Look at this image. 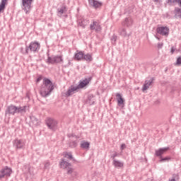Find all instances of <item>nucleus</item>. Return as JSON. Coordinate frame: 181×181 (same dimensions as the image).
I'll use <instances>...</instances> for the list:
<instances>
[{
  "label": "nucleus",
  "mask_w": 181,
  "mask_h": 181,
  "mask_svg": "<svg viewBox=\"0 0 181 181\" xmlns=\"http://www.w3.org/2000/svg\"><path fill=\"white\" fill-rule=\"evenodd\" d=\"M171 53H172V54H173V53H175V48L173 47L171 48Z\"/></svg>",
  "instance_id": "43"
},
{
  "label": "nucleus",
  "mask_w": 181,
  "mask_h": 181,
  "mask_svg": "<svg viewBox=\"0 0 181 181\" xmlns=\"http://www.w3.org/2000/svg\"><path fill=\"white\" fill-rule=\"evenodd\" d=\"M174 13H175V18L176 19H181V9L179 8L178 7H175L174 10Z\"/></svg>",
  "instance_id": "21"
},
{
  "label": "nucleus",
  "mask_w": 181,
  "mask_h": 181,
  "mask_svg": "<svg viewBox=\"0 0 181 181\" xmlns=\"http://www.w3.org/2000/svg\"><path fill=\"white\" fill-rule=\"evenodd\" d=\"M122 25L126 28H131V26L134 25V19H132V17L131 16L127 17L122 22Z\"/></svg>",
  "instance_id": "10"
},
{
  "label": "nucleus",
  "mask_w": 181,
  "mask_h": 181,
  "mask_svg": "<svg viewBox=\"0 0 181 181\" xmlns=\"http://www.w3.org/2000/svg\"><path fill=\"white\" fill-rule=\"evenodd\" d=\"M60 168H62V169H66V168H70L69 166H70V163L66 160H64V159H62V161L60 163Z\"/></svg>",
  "instance_id": "22"
},
{
  "label": "nucleus",
  "mask_w": 181,
  "mask_h": 181,
  "mask_svg": "<svg viewBox=\"0 0 181 181\" xmlns=\"http://www.w3.org/2000/svg\"><path fill=\"white\" fill-rule=\"evenodd\" d=\"M78 90V87L71 86L68 90L64 93L65 97H70V95H73V94L76 93V91Z\"/></svg>",
  "instance_id": "11"
},
{
  "label": "nucleus",
  "mask_w": 181,
  "mask_h": 181,
  "mask_svg": "<svg viewBox=\"0 0 181 181\" xmlns=\"http://www.w3.org/2000/svg\"><path fill=\"white\" fill-rule=\"evenodd\" d=\"M84 57V53L83 52H78L75 54V59L76 60H83Z\"/></svg>",
  "instance_id": "24"
},
{
  "label": "nucleus",
  "mask_w": 181,
  "mask_h": 181,
  "mask_svg": "<svg viewBox=\"0 0 181 181\" xmlns=\"http://www.w3.org/2000/svg\"><path fill=\"white\" fill-rule=\"evenodd\" d=\"M47 64H57L64 62L63 55H56L53 57H48L47 62Z\"/></svg>",
  "instance_id": "5"
},
{
  "label": "nucleus",
  "mask_w": 181,
  "mask_h": 181,
  "mask_svg": "<svg viewBox=\"0 0 181 181\" xmlns=\"http://www.w3.org/2000/svg\"><path fill=\"white\" fill-rule=\"evenodd\" d=\"M89 83H90V81H88V79H85L81 81L78 86H77L76 87H78V90L79 88H84V87H86V86H87V84H88Z\"/></svg>",
  "instance_id": "20"
},
{
  "label": "nucleus",
  "mask_w": 181,
  "mask_h": 181,
  "mask_svg": "<svg viewBox=\"0 0 181 181\" xmlns=\"http://www.w3.org/2000/svg\"><path fill=\"white\" fill-rule=\"evenodd\" d=\"M156 39H158V40H160V38H159V37H156Z\"/></svg>",
  "instance_id": "44"
},
{
  "label": "nucleus",
  "mask_w": 181,
  "mask_h": 181,
  "mask_svg": "<svg viewBox=\"0 0 181 181\" xmlns=\"http://www.w3.org/2000/svg\"><path fill=\"white\" fill-rule=\"evenodd\" d=\"M83 60H86V62H88V63H90V62H93V56L90 54H83Z\"/></svg>",
  "instance_id": "25"
},
{
  "label": "nucleus",
  "mask_w": 181,
  "mask_h": 181,
  "mask_svg": "<svg viewBox=\"0 0 181 181\" xmlns=\"http://www.w3.org/2000/svg\"><path fill=\"white\" fill-rule=\"evenodd\" d=\"M54 90V85L50 79L45 78L43 79V84L40 88V95L42 97H49L52 94V91Z\"/></svg>",
  "instance_id": "1"
},
{
  "label": "nucleus",
  "mask_w": 181,
  "mask_h": 181,
  "mask_svg": "<svg viewBox=\"0 0 181 181\" xmlns=\"http://www.w3.org/2000/svg\"><path fill=\"white\" fill-rule=\"evenodd\" d=\"M153 2L157 8H160V6H162L163 0H153Z\"/></svg>",
  "instance_id": "29"
},
{
  "label": "nucleus",
  "mask_w": 181,
  "mask_h": 181,
  "mask_svg": "<svg viewBox=\"0 0 181 181\" xmlns=\"http://www.w3.org/2000/svg\"><path fill=\"white\" fill-rule=\"evenodd\" d=\"M163 46V43H160V42H159L158 44V49H162V47Z\"/></svg>",
  "instance_id": "38"
},
{
  "label": "nucleus",
  "mask_w": 181,
  "mask_h": 181,
  "mask_svg": "<svg viewBox=\"0 0 181 181\" xmlns=\"http://www.w3.org/2000/svg\"><path fill=\"white\" fill-rule=\"evenodd\" d=\"M13 145L17 149H22L25 146V141L22 139H16L13 142Z\"/></svg>",
  "instance_id": "13"
},
{
  "label": "nucleus",
  "mask_w": 181,
  "mask_h": 181,
  "mask_svg": "<svg viewBox=\"0 0 181 181\" xmlns=\"http://www.w3.org/2000/svg\"><path fill=\"white\" fill-rule=\"evenodd\" d=\"M12 174V169L8 166L4 167L0 170V179H4V177H9Z\"/></svg>",
  "instance_id": "7"
},
{
  "label": "nucleus",
  "mask_w": 181,
  "mask_h": 181,
  "mask_svg": "<svg viewBox=\"0 0 181 181\" xmlns=\"http://www.w3.org/2000/svg\"><path fill=\"white\" fill-rule=\"evenodd\" d=\"M118 105H124V98L119 93L116 94Z\"/></svg>",
  "instance_id": "23"
},
{
  "label": "nucleus",
  "mask_w": 181,
  "mask_h": 181,
  "mask_svg": "<svg viewBox=\"0 0 181 181\" xmlns=\"http://www.w3.org/2000/svg\"><path fill=\"white\" fill-rule=\"evenodd\" d=\"M30 119L34 125H39V120L35 116H31Z\"/></svg>",
  "instance_id": "30"
},
{
  "label": "nucleus",
  "mask_w": 181,
  "mask_h": 181,
  "mask_svg": "<svg viewBox=\"0 0 181 181\" xmlns=\"http://www.w3.org/2000/svg\"><path fill=\"white\" fill-rule=\"evenodd\" d=\"M117 41V36L114 35L112 38V42H116Z\"/></svg>",
  "instance_id": "40"
},
{
  "label": "nucleus",
  "mask_w": 181,
  "mask_h": 181,
  "mask_svg": "<svg viewBox=\"0 0 181 181\" xmlns=\"http://www.w3.org/2000/svg\"><path fill=\"white\" fill-rule=\"evenodd\" d=\"M112 164L115 166V168H123L124 167V163L118 160L117 159H114L112 161Z\"/></svg>",
  "instance_id": "18"
},
{
  "label": "nucleus",
  "mask_w": 181,
  "mask_h": 181,
  "mask_svg": "<svg viewBox=\"0 0 181 181\" xmlns=\"http://www.w3.org/2000/svg\"><path fill=\"white\" fill-rule=\"evenodd\" d=\"M81 148L83 149H88V148H90V143H88V141H81Z\"/></svg>",
  "instance_id": "26"
},
{
  "label": "nucleus",
  "mask_w": 181,
  "mask_h": 181,
  "mask_svg": "<svg viewBox=\"0 0 181 181\" xmlns=\"http://www.w3.org/2000/svg\"><path fill=\"white\" fill-rule=\"evenodd\" d=\"M5 4H3V3H1L0 4V13L2 12V11H5Z\"/></svg>",
  "instance_id": "33"
},
{
  "label": "nucleus",
  "mask_w": 181,
  "mask_h": 181,
  "mask_svg": "<svg viewBox=\"0 0 181 181\" xmlns=\"http://www.w3.org/2000/svg\"><path fill=\"white\" fill-rule=\"evenodd\" d=\"M66 12H67V8L63 5L61 8L57 9V16H59V18H62L63 15H66Z\"/></svg>",
  "instance_id": "15"
},
{
  "label": "nucleus",
  "mask_w": 181,
  "mask_h": 181,
  "mask_svg": "<svg viewBox=\"0 0 181 181\" xmlns=\"http://www.w3.org/2000/svg\"><path fill=\"white\" fill-rule=\"evenodd\" d=\"M101 25L100 24V21H93L90 24V30H93L98 33V32H101Z\"/></svg>",
  "instance_id": "9"
},
{
  "label": "nucleus",
  "mask_w": 181,
  "mask_h": 181,
  "mask_svg": "<svg viewBox=\"0 0 181 181\" xmlns=\"http://www.w3.org/2000/svg\"><path fill=\"white\" fill-rule=\"evenodd\" d=\"M117 156H118V153H115L112 156H111V158L113 159V160H114V159H115V158H117Z\"/></svg>",
  "instance_id": "37"
},
{
  "label": "nucleus",
  "mask_w": 181,
  "mask_h": 181,
  "mask_svg": "<svg viewBox=\"0 0 181 181\" xmlns=\"http://www.w3.org/2000/svg\"><path fill=\"white\" fill-rule=\"evenodd\" d=\"M87 20H85L84 18L78 21V25L81 26L82 28H86L87 26Z\"/></svg>",
  "instance_id": "27"
},
{
  "label": "nucleus",
  "mask_w": 181,
  "mask_h": 181,
  "mask_svg": "<svg viewBox=\"0 0 181 181\" xmlns=\"http://www.w3.org/2000/svg\"><path fill=\"white\" fill-rule=\"evenodd\" d=\"M169 149V148H159L158 150H156V156H162L165 152H166Z\"/></svg>",
  "instance_id": "19"
},
{
  "label": "nucleus",
  "mask_w": 181,
  "mask_h": 181,
  "mask_svg": "<svg viewBox=\"0 0 181 181\" xmlns=\"http://www.w3.org/2000/svg\"><path fill=\"white\" fill-rule=\"evenodd\" d=\"M32 2H33V0H22L23 9L25 13H29L30 12V8H32Z\"/></svg>",
  "instance_id": "8"
},
{
  "label": "nucleus",
  "mask_w": 181,
  "mask_h": 181,
  "mask_svg": "<svg viewBox=\"0 0 181 181\" xmlns=\"http://www.w3.org/2000/svg\"><path fill=\"white\" fill-rule=\"evenodd\" d=\"M40 50V44L36 41L31 42L29 46L25 47V52H23V54H28L29 53H37Z\"/></svg>",
  "instance_id": "3"
},
{
  "label": "nucleus",
  "mask_w": 181,
  "mask_h": 181,
  "mask_svg": "<svg viewBox=\"0 0 181 181\" xmlns=\"http://www.w3.org/2000/svg\"><path fill=\"white\" fill-rule=\"evenodd\" d=\"M125 148H127V145H125V144H122L120 146L121 151H124V149H125Z\"/></svg>",
  "instance_id": "35"
},
{
  "label": "nucleus",
  "mask_w": 181,
  "mask_h": 181,
  "mask_svg": "<svg viewBox=\"0 0 181 181\" xmlns=\"http://www.w3.org/2000/svg\"><path fill=\"white\" fill-rule=\"evenodd\" d=\"M45 122L49 129H51V131H57L59 124L57 120L51 117H47L45 120Z\"/></svg>",
  "instance_id": "4"
},
{
  "label": "nucleus",
  "mask_w": 181,
  "mask_h": 181,
  "mask_svg": "<svg viewBox=\"0 0 181 181\" xmlns=\"http://www.w3.org/2000/svg\"><path fill=\"white\" fill-rule=\"evenodd\" d=\"M169 158H168V157H165V158H161L160 160V162H165V161H166V160H169Z\"/></svg>",
  "instance_id": "36"
},
{
  "label": "nucleus",
  "mask_w": 181,
  "mask_h": 181,
  "mask_svg": "<svg viewBox=\"0 0 181 181\" xmlns=\"http://www.w3.org/2000/svg\"><path fill=\"white\" fill-rule=\"evenodd\" d=\"M156 32L158 35L168 37L169 36L170 29L169 27L167 26H160L156 28Z\"/></svg>",
  "instance_id": "6"
},
{
  "label": "nucleus",
  "mask_w": 181,
  "mask_h": 181,
  "mask_svg": "<svg viewBox=\"0 0 181 181\" xmlns=\"http://www.w3.org/2000/svg\"><path fill=\"white\" fill-rule=\"evenodd\" d=\"M177 64H181V57H178L177 59Z\"/></svg>",
  "instance_id": "39"
},
{
  "label": "nucleus",
  "mask_w": 181,
  "mask_h": 181,
  "mask_svg": "<svg viewBox=\"0 0 181 181\" xmlns=\"http://www.w3.org/2000/svg\"><path fill=\"white\" fill-rule=\"evenodd\" d=\"M64 157L66 158L67 159H71L73 160H76L74 158H73V155H71V153H66L64 154Z\"/></svg>",
  "instance_id": "31"
},
{
  "label": "nucleus",
  "mask_w": 181,
  "mask_h": 181,
  "mask_svg": "<svg viewBox=\"0 0 181 181\" xmlns=\"http://www.w3.org/2000/svg\"><path fill=\"white\" fill-rule=\"evenodd\" d=\"M67 175L71 176V177H76V176L78 175V173L77 170H74V168H68Z\"/></svg>",
  "instance_id": "16"
},
{
  "label": "nucleus",
  "mask_w": 181,
  "mask_h": 181,
  "mask_svg": "<svg viewBox=\"0 0 181 181\" xmlns=\"http://www.w3.org/2000/svg\"><path fill=\"white\" fill-rule=\"evenodd\" d=\"M29 107L28 105L24 106H15L13 105H11L7 107L6 110V115L8 114V115H15V114H18V115H24L26 114V111Z\"/></svg>",
  "instance_id": "2"
},
{
  "label": "nucleus",
  "mask_w": 181,
  "mask_h": 181,
  "mask_svg": "<svg viewBox=\"0 0 181 181\" xmlns=\"http://www.w3.org/2000/svg\"><path fill=\"white\" fill-rule=\"evenodd\" d=\"M153 83V78H151L149 80H146L144 82V84L142 88V91H146V90L149 89V87H151V86H152V83Z\"/></svg>",
  "instance_id": "14"
},
{
  "label": "nucleus",
  "mask_w": 181,
  "mask_h": 181,
  "mask_svg": "<svg viewBox=\"0 0 181 181\" xmlns=\"http://www.w3.org/2000/svg\"><path fill=\"white\" fill-rule=\"evenodd\" d=\"M49 166H50V163L47 161L45 164V169H48Z\"/></svg>",
  "instance_id": "34"
},
{
  "label": "nucleus",
  "mask_w": 181,
  "mask_h": 181,
  "mask_svg": "<svg viewBox=\"0 0 181 181\" xmlns=\"http://www.w3.org/2000/svg\"><path fill=\"white\" fill-rule=\"evenodd\" d=\"M88 4L95 9H98V8H101V6H103V3L97 0H88Z\"/></svg>",
  "instance_id": "12"
},
{
  "label": "nucleus",
  "mask_w": 181,
  "mask_h": 181,
  "mask_svg": "<svg viewBox=\"0 0 181 181\" xmlns=\"http://www.w3.org/2000/svg\"><path fill=\"white\" fill-rule=\"evenodd\" d=\"M119 33L121 36H123L124 37H125V36H127V29L119 28Z\"/></svg>",
  "instance_id": "28"
},
{
  "label": "nucleus",
  "mask_w": 181,
  "mask_h": 181,
  "mask_svg": "<svg viewBox=\"0 0 181 181\" xmlns=\"http://www.w3.org/2000/svg\"><path fill=\"white\" fill-rule=\"evenodd\" d=\"M7 1L8 0H1V4H4L6 6Z\"/></svg>",
  "instance_id": "42"
},
{
  "label": "nucleus",
  "mask_w": 181,
  "mask_h": 181,
  "mask_svg": "<svg viewBox=\"0 0 181 181\" xmlns=\"http://www.w3.org/2000/svg\"><path fill=\"white\" fill-rule=\"evenodd\" d=\"M41 80H42V76L38 77L36 80V83H39V81H41Z\"/></svg>",
  "instance_id": "41"
},
{
  "label": "nucleus",
  "mask_w": 181,
  "mask_h": 181,
  "mask_svg": "<svg viewBox=\"0 0 181 181\" xmlns=\"http://www.w3.org/2000/svg\"><path fill=\"white\" fill-rule=\"evenodd\" d=\"M71 148H76L77 146V141H72L69 144Z\"/></svg>",
  "instance_id": "32"
},
{
  "label": "nucleus",
  "mask_w": 181,
  "mask_h": 181,
  "mask_svg": "<svg viewBox=\"0 0 181 181\" xmlns=\"http://www.w3.org/2000/svg\"><path fill=\"white\" fill-rule=\"evenodd\" d=\"M167 4L170 6H175V5H178L181 8V0H167Z\"/></svg>",
  "instance_id": "17"
}]
</instances>
